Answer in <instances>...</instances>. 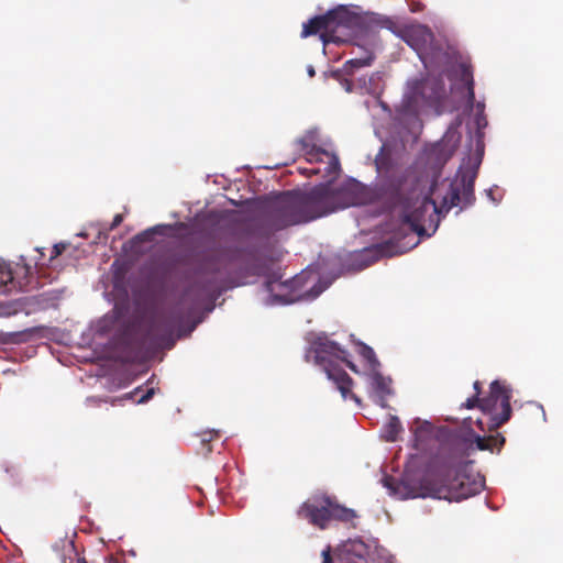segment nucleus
<instances>
[{
    "label": "nucleus",
    "instance_id": "0eeeda50",
    "mask_svg": "<svg viewBox=\"0 0 563 563\" xmlns=\"http://www.w3.org/2000/svg\"><path fill=\"white\" fill-rule=\"evenodd\" d=\"M388 494L399 500L434 498L461 501L479 494L485 487V478L479 473L459 472L448 485H438L418 472L406 471L399 479L385 476L382 479Z\"/></svg>",
    "mask_w": 563,
    "mask_h": 563
},
{
    "label": "nucleus",
    "instance_id": "f03ea898",
    "mask_svg": "<svg viewBox=\"0 0 563 563\" xmlns=\"http://www.w3.org/2000/svg\"><path fill=\"white\" fill-rule=\"evenodd\" d=\"M357 7L339 4L324 14L314 15L302 24L301 37L306 38L320 33V40L346 41L363 31L385 29L401 38L412 48L426 69L448 70L461 76L471 100L474 98V78L468 56L445 40L435 35L432 30L421 23L405 24L398 20L379 13L362 14Z\"/></svg>",
    "mask_w": 563,
    "mask_h": 563
},
{
    "label": "nucleus",
    "instance_id": "e433bc0d",
    "mask_svg": "<svg viewBox=\"0 0 563 563\" xmlns=\"http://www.w3.org/2000/svg\"><path fill=\"white\" fill-rule=\"evenodd\" d=\"M365 104H366V107L369 109V107H371V102H369V101H366V102H365Z\"/></svg>",
    "mask_w": 563,
    "mask_h": 563
},
{
    "label": "nucleus",
    "instance_id": "ddd939ff",
    "mask_svg": "<svg viewBox=\"0 0 563 563\" xmlns=\"http://www.w3.org/2000/svg\"><path fill=\"white\" fill-rule=\"evenodd\" d=\"M412 446L417 451H427L434 442L444 441L450 432L446 427H435L428 420L416 418L410 427Z\"/></svg>",
    "mask_w": 563,
    "mask_h": 563
},
{
    "label": "nucleus",
    "instance_id": "412c9836",
    "mask_svg": "<svg viewBox=\"0 0 563 563\" xmlns=\"http://www.w3.org/2000/svg\"><path fill=\"white\" fill-rule=\"evenodd\" d=\"M167 228H168V225L158 224L153 228L146 229L145 231L135 235L131 242L132 243L150 242V241H152V239L155 234H162Z\"/></svg>",
    "mask_w": 563,
    "mask_h": 563
},
{
    "label": "nucleus",
    "instance_id": "9d476101",
    "mask_svg": "<svg viewBox=\"0 0 563 563\" xmlns=\"http://www.w3.org/2000/svg\"><path fill=\"white\" fill-rule=\"evenodd\" d=\"M298 515L320 529H327L333 520L349 522L356 517L353 509L336 504L329 496L309 498L300 506Z\"/></svg>",
    "mask_w": 563,
    "mask_h": 563
},
{
    "label": "nucleus",
    "instance_id": "473e14b6",
    "mask_svg": "<svg viewBox=\"0 0 563 563\" xmlns=\"http://www.w3.org/2000/svg\"><path fill=\"white\" fill-rule=\"evenodd\" d=\"M307 74H308L309 77H313L316 75V70H314L312 65H309L307 67Z\"/></svg>",
    "mask_w": 563,
    "mask_h": 563
},
{
    "label": "nucleus",
    "instance_id": "4c0bfd02",
    "mask_svg": "<svg viewBox=\"0 0 563 563\" xmlns=\"http://www.w3.org/2000/svg\"><path fill=\"white\" fill-rule=\"evenodd\" d=\"M477 423H478L479 426H482V424H483V421H482L481 419H477Z\"/></svg>",
    "mask_w": 563,
    "mask_h": 563
},
{
    "label": "nucleus",
    "instance_id": "a211bd4d",
    "mask_svg": "<svg viewBox=\"0 0 563 563\" xmlns=\"http://www.w3.org/2000/svg\"><path fill=\"white\" fill-rule=\"evenodd\" d=\"M402 430L401 422L397 416H390L382 429V437L388 442H395Z\"/></svg>",
    "mask_w": 563,
    "mask_h": 563
},
{
    "label": "nucleus",
    "instance_id": "bb28decb",
    "mask_svg": "<svg viewBox=\"0 0 563 563\" xmlns=\"http://www.w3.org/2000/svg\"><path fill=\"white\" fill-rule=\"evenodd\" d=\"M219 434V431L212 430V431H206L201 433V443L207 444L209 443L213 437H217Z\"/></svg>",
    "mask_w": 563,
    "mask_h": 563
},
{
    "label": "nucleus",
    "instance_id": "6ab92c4d",
    "mask_svg": "<svg viewBox=\"0 0 563 563\" xmlns=\"http://www.w3.org/2000/svg\"><path fill=\"white\" fill-rule=\"evenodd\" d=\"M474 123L476 126L475 137H474V144L475 148L474 151H470L468 153H476L478 150V143L482 145V148L484 150V132L483 129L487 126V119L484 113H475L474 115Z\"/></svg>",
    "mask_w": 563,
    "mask_h": 563
},
{
    "label": "nucleus",
    "instance_id": "a878e982",
    "mask_svg": "<svg viewBox=\"0 0 563 563\" xmlns=\"http://www.w3.org/2000/svg\"><path fill=\"white\" fill-rule=\"evenodd\" d=\"M141 391H142V388L141 387H136L133 391L126 393L122 397L113 399L112 400V405H115L117 402H121L123 400H131V399H133V397L135 395H137Z\"/></svg>",
    "mask_w": 563,
    "mask_h": 563
},
{
    "label": "nucleus",
    "instance_id": "f257e3e1",
    "mask_svg": "<svg viewBox=\"0 0 563 563\" xmlns=\"http://www.w3.org/2000/svg\"><path fill=\"white\" fill-rule=\"evenodd\" d=\"M299 143L309 165L300 172L321 175L324 181L307 191L288 190L233 202L240 209L234 214L231 239L210 250L185 274L174 305L159 319L131 314L128 267L113 262V289L104 291L113 309L91 322L84 334L98 358L131 363L157 349H172L205 321L218 298L234 287L243 273L264 277L257 297L265 307L312 301L331 285L307 271L283 280L280 271L271 267L283 231L364 201L355 179L338 181L339 157L318 129L307 131Z\"/></svg>",
    "mask_w": 563,
    "mask_h": 563
},
{
    "label": "nucleus",
    "instance_id": "f8f14e48",
    "mask_svg": "<svg viewBox=\"0 0 563 563\" xmlns=\"http://www.w3.org/2000/svg\"><path fill=\"white\" fill-rule=\"evenodd\" d=\"M34 273L32 263L23 255L19 256L18 262L0 260V297H7L5 295L15 288L26 289Z\"/></svg>",
    "mask_w": 563,
    "mask_h": 563
},
{
    "label": "nucleus",
    "instance_id": "f704fd0d",
    "mask_svg": "<svg viewBox=\"0 0 563 563\" xmlns=\"http://www.w3.org/2000/svg\"><path fill=\"white\" fill-rule=\"evenodd\" d=\"M128 553H129V555H130V556H132V558H135V556H136V552H135V550H133V549H132V550H129V552H128Z\"/></svg>",
    "mask_w": 563,
    "mask_h": 563
},
{
    "label": "nucleus",
    "instance_id": "b1692460",
    "mask_svg": "<svg viewBox=\"0 0 563 563\" xmlns=\"http://www.w3.org/2000/svg\"><path fill=\"white\" fill-rule=\"evenodd\" d=\"M67 246H68V243H66V242L56 243L51 251V256H49L48 261L51 262L54 258H56L57 256H59L65 251V249Z\"/></svg>",
    "mask_w": 563,
    "mask_h": 563
},
{
    "label": "nucleus",
    "instance_id": "cd10ccee",
    "mask_svg": "<svg viewBox=\"0 0 563 563\" xmlns=\"http://www.w3.org/2000/svg\"><path fill=\"white\" fill-rule=\"evenodd\" d=\"M476 445L479 450H492L488 441L485 438L477 437Z\"/></svg>",
    "mask_w": 563,
    "mask_h": 563
},
{
    "label": "nucleus",
    "instance_id": "39448f33",
    "mask_svg": "<svg viewBox=\"0 0 563 563\" xmlns=\"http://www.w3.org/2000/svg\"><path fill=\"white\" fill-rule=\"evenodd\" d=\"M443 77H446L452 88L456 87L464 91L467 102L474 104L475 97L473 100L470 99L461 76L450 74L448 70L427 69V76L421 80H408L402 100L397 106L393 117L389 137L384 140L380 130L375 129V134L383 143L388 141L390 151L398 146L397 142L400 143L401 147H405L418 140L423 128L421 114L427 112L428 109L440 113L442 100L446 97Z\"/></svg>",
    "mask_w": 563,
    "mask_h": 563
},
{
    "label": "nucleus",
    "instance_id": "423d86ee",
    "mask_svg": "<svg viewBox=\"0 0 563 563\" xmlns=\"http://www.w3.org/2000/svg\"><path fill=\"white\" fill-rule=\"evenodd\" d=\"M353 42L355 49L354 57L346 60L342 68L332 70L331 77L336 79L346 92L360 90L361 93H367L374 97L372 104L379 107L386 114L390 115L387 104L379 99L384 90L383 73L374 71L371 75H362L363 68L369 67L376 58L377 53L382 49V42L378 33L374 30L363 31L357 35H352L346 41H329L323 43V47L330 43Z\"/></svg>",
    "mask_w": 563,
    "mask_h": 563
},
{
    "label": "nucleus",
    "instance_id": "c85d7f7f",
    "mask_svg": "<svg viewBox=\"0 0 563 563\" xmlns=\"http://www.w3.org/2000/svg\"><path fill=\"white\" fill-rule=\"evenodd\" d=\"M485 194L487 196V198L494 203V205H498L499 201H500V198H497L495 197L494 195V188H488L485 190Z\"/></svg>",
    "mask_w": 563,
    "mask_h": 563
},
{
    "label": "nucleus",
    "instance_id": "6e6552de",
    "mask_svg": "<svg viewBox=\"0 0 563 563\" xmlns=\"http://www.w3.org/2000/svg\"><path fill=\"white\" fill-rule=\"evenodd\" d=\"M350 353L325 332H310L306 336L305 360L312 364L332 382L343 399L350 396L357 404L360 399L351 394L352 379L344 366L358 373V366L350 358Z\"/></svg>",
    "mask_w": 563,
    "mask_h": 563
},
{
    "label": "nucleus",
    "instance_id": "2f4dec72",
    "mask_svg": "<svg viewBox=\"0 0 563 563\" xmlns=\"http://www.w3.org/2000/svg\"><path fill=\"white\" fill-rule=\"evenodd\" d=\"M494 441H495L496 443H498V445H499V446H501V445L505 443V438H504L503 435L498 434V435L494 439Z\"/></svg>",
    "mask_w": 563,
    "mask_h": 563
},
{
    "label": "nucleus",
    "instance_id": "5701e85b",
    "mask_svg": "<svg viewBox=\"0 0 563 563\" xmlns=\"http://www.w3.org/2000/svg\"><path fill=\"white\" fill-rule=\"evenodd\" d=\"M148 384H151V383L148 382ZM156 390L157 389L154 386L147 385L145 391L136 400V404H145V402H147L156 394Z\"/></svg>",
    "mask_w": 563,
    "mask_h": 563
},
{
    "label": "nucleus",
    "instance_id": "4468645a",
    "mask_svg": "<svg viewBox=\"0 0 563 563\" xmlns=\"http://www.w3.org/2000/svg\"><path fill=\"white\" fill-rule=\"evenodd\" d=\"M356 374L365 379L371 399L382 408H386L387 399L393 395L391 378L385 376L380 367L372 368L369 372H361L358 368Z\"/></svg>",
    "mask_w": 563,
    "mask_h": 563
},
{
    "label": "nucleus",
    "instance_id": "1a4fd4ad",
    "mask_svg": "<svg viewBox=\"0 0 563 563\" xmlns=\"http://www.w3.org/2000/svg\"><path fill=\"white\" fill-rule=\"evenodd\" d=\"M512 388L505 380L495 379L489 385V395L479 399L477 395L467 398L462 405L467 409L479 405L483 413L488 417V428L498 429L511 417Z\"/></svg>",
    "mask_w": 563,
    "mask_h": 563
},
{
    "label": "nucleus",
    "instance_id": "2eb2a0df",
    "mask_svg": "<svg viewBox=\"0 0 563 563\" xmlns=\"http://www.w3.org/2000/svg\"><path fill=\"white\" fill-rule=\"evenodd\" d=\"M372 547H375V539L357 537L346 540L342 544V552L349 556L368 562Z\"/></svg>",
    "mask_w": 563,
    "mask_h": 563
},
{
    "label": "nucleus",
    "instance_id": "c756f323",
    "mask_svg": "<svg viewBox=\"0 0 563 563\" xmlns=\"http://www.w3.org/2000/svg\"><path fill=\"white\" fill-rule=\"evenodd\" d=\"M123 221L122 214H115V217L112 220V223L110 225V229L117 228L121 222Z\"/></svg>",
    "mask_w": 563,
    "mask_h": 563
},
{
    "label": "nucleus",
    "instance_id": "58836bf2",
    "mask_svg": "<svg viewBox=\"0 0 563 563\" xmlns=\"http://www.w3.org/2000/svg\"><path fill=\"white\" fill-rule=\"evenodd\" d=\"M110 563H117L115 561L111 560Z\"/></svg>",
    "mask_w": 563,
    "mask_h": 563
},
{
    "label": "nucleus",
    "instance_id": "7ed1b4c3",
    "mask_svg": "<svg viewBox=\"0 0 563 563\" xmlns=\"http://www.w3.org/2000/svg\"><path fill=\"white\" fill-rule=\"evenodd\" d=\"M375 165L377 180L372 197L358 181L364 198V201L360 205L366 203L369 199H376L389 209L399 207V216L404 228L415 233L418 239L412 235L410 240L406 241L408 236H405L404 241L389 240L355 252L352 255V261L357 269H363L384 256L402 254L416 247L421 238H430L437 232L441 219L445 217L444 212L438 208V202L432 196L416 197V191L409 181L408 175L393 161L388 141L382 143L379 153L375 158ZM355 181L357 183V180ZM355 206H358V203Z\"/></svg>",
    "mask_w": 563,
    "mask_h": 563
},
{
    "label": "nucleus",
    "instance_id": "72a5a7b5",
    "mask_svg": "<svg viewBox=\"0 0 563 563\" xmlns=\"http://www.w3.org/2000/svg\"><path fill=\"white\" fill-rule=\"evenodd\" d=\"M474 389L476 390V394H475V395H477V397H478V396H479V394H481V383H479L478 380H476V382L474 383Z\"/></svg>",
    "mask_w": 563,
    "mask_h": 563
},
{
    "label": "nucleus",
    "instance_id": "f3484780",
    "mask_svg": "<svg viewBox=\"0 0 563 563\" xmlns=\"http://www.w3.org/2000/svg\"><path fill=\"white\" fill-rule=\"evenodd\" d=\"M357 353L363 360V369L361 372H369L372 368L382 367L371 346L360 342L357 343Z\"/></svg>",
    "mask_w": 563,
    "mask_h": 563
},
{
    "label": "nucleus",
    "instance_id": "20e7f679",
    "mask_svg": "<svg viewBox=\"0 0 563 563\" xmlns=\"http://www.w3.org/2000/svg\"><path fill=\"white\" fill-rule=\"evenodd\" d=\"M461 140L457 125H451L443 137L426 147L423 159L427 167L432 170L433 177L454 154ZM483 161V148L478 143L476 153H467L463 157L457 170L452 177L441 180L433 178L430 192L438 202V208L446 216L451 210L457 209L456 214L470 209L476 201L475 180Z\"/></svg>",
    "mask_w": 563,
    "mask_h": 563
},
{
    "label": "nucleus",
    "instance_id": "9b49d317",
    "mask_svg": "<svg viewBox=\"0 0 563 563\" xmlns=\"http://www.w3.org/2000/svg\"><path fill=\"white\" fill-rule=\"evenodd\" d=\"M64 289L53 288L40 294L9 299L0 297V317L7 318L19 312L26 316L38 311L56 308L63 298Z\"/></svg>",
    "mask_w": 563,
    "mask_h": 563
},
{
    "label": "nucleus",
    "instance_id": "c9c22d12",
    "mask_svg": "<svg viewBox=\"0 0 563 563\" xmlns=\"http://www.w3.org/2000/svg\"><path fill=\"white\" fill-rule=\"evenodd\" d=\"M539 408H540V409H541V411H542L543 420H545V411H544L543 407L540 405V406H539Z\"/></svg>",
    "mask_w": 563,
    "mask_h": 563
},
{
    "label": "nucleus",
    "instance_id": "aec40b11",
    "mask_svg": "<svg viewBox=\"0 0 563 563\" xmlns=\"http://www.w3.org/2000/svg\"><path fill=\"white\" fill-rule=\"evenodd\" d=\"M371 550H372V552H371L368 562L395 563L394 556L391 555V553L387 549L380 547L376 539H375V547L374 548L372 547Z\"/></svg>",
    "mask_w": 563,
    "mask_h": 563
},
{
    "label": "nucleus",
    "instance_id": "4be33fe9",
    "mask_svg": "<svg viewBox=\"0 0 563 563\" xmlns=\"http://www.w3.org/2000/svg\"><path fill=\"white\" fill-rule=\"evenodd\" d=\"M25 331H16V332H0V342L4 344H15L21 341V338L24 335Z\"/></svg>",
    "mask_w": 563,
    "mask_h": 563
},
{
    "label": "nucleus",
    "instance_id": "dca6fc26",
    "mask_svg": "<svg viewBox=\"0 0 563 563\" xmlns=\"http://www.w3.org/2000/svg\"><path fill=\"white\" fill-rule=\"evenodd\" d=\"M53 548L56 552H60V563H87L84 559L77 558V551L71 540H60Z\"/></svg>",
    "mask_w": 563,
    "mask_h": 563
},
{
    "label": "nucleus",
    "instance_id": "393cba45",
    "mask_svg": "<svg viewBox=\"0 0 563 563\" xmlns=\"http://www.w3.org/2000/svg\"><path fill=\"white\" fill-rule=\"evenodd\" d=\"M35 252L37 253V255L34 256L33 258L29 260V262H31L33 267H34V272H36L37 266L44 265V263H43V257H44L43 249L36 247Z\"/></svg>",
    "mask_w": 563,
    "mask_h": 563
},
{
    "label": "nucleus",
    "instance_id": "7c9ffc66",
    "mask_svg": "<svg viewBox=\"0 0 563 563\" xmlns=\"http://www.w3.org/2000/svg\"><path fill=\"white\" fill-rule=\"evenodd\" d=\"M475 113H484L485 103L483 101H478L474 104Z\"/></svg>",
    "mask_w": 563,
    "mask_h": 563
}]
</instances>
